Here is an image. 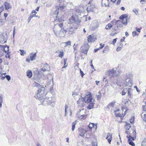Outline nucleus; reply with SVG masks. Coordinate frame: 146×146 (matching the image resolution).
<instances>
[{"mask_svg": "<svg viewBox=\"0 0 146 146\" xmlns=\"http://www.w3.org/2000/svg\"><path fill=\"white\" fill-rule=\"evenodd\" d=\"M46 96H47V94L45 91V88L42 87L38 89L37 94L34 97L39 100H41L44 99Z\"/></svg>", "mask_w": 146, "mask_h": 146, "instance_id": "nucleus-1", "label": "nucleus"}, {"mask_svg": "<svg viewBox=\"0 0 146 146\" xmlns=\"http://www.w3.org/2000/svg\"><path fill=\"white\" fill-rule=\"evenodd\" d=\"M52 97H49L46 96V98L44 97V99L40 100L42 104L44 106H46L51 104L52 102H54V100H52Z\"/></svg>", "mask_w": 146, "mask_h": 146, "instance_id": "nucleus-2", "label": "nucleus"}, {"mask_svg": "<svg viewBox=\"0 0 146 146\" xmlns=\"http://www.w3.org/2000/svg\"><path fill=\"white\" fill-rule=\"evenodd\" d=\"M81 99L82 101L86 103H88L91 102L92 98L91 93L89 92L88 94L86 95L84 98H82Z\"/></svg>", "mask_w": 146, "mask_h": 146, "instance_id": "nucleus-3", "label": "nucleus"}, {"mask_svg": "<svg viewBox=\"0 0 146 146\" xmlns=\"http://www.w3.org/2000/svg\"><path fill=\"white\" fill-rule=\"evenodd\" d=\"M89 48V46L87 43L84 44L80 48V52L86 54Z\"/></svg>", "mask_w": 146, "mask_h": 146, "instance_id": "nucleus-4", "label": "nucleus"}, {"mask_svg": "<svg viewBox=\"0 0 146 146\" xmlns=\"http://www.w3.org/2000/svg\"><path fill=\"white\" fill-rule=\"evenodd\" d=\"M7 40V33L5 34H2L0 35V40L1 42H3L2 44L5 43Z\"/></svg>", "mask_w": 146, "mask_h": 146, "instance_id": "nucleus-5", "label": "nucleus"}, {"mask_svg": "<svg viewBox=\"0 0 146 146\" xmlns=\"http://www.w3.org/2000/svg\"><path fill=\"white\" fill-rule=\"evenodd\" d=\"M124 84L125 86L129 87L132 86V83L130 78L127 77V78L126 79Z\"/></svg>", "mask_w": 146, "mask_h": 146, "instance_id": "nucleus-6", "label": "nucleus"}, {"mask_svg": "<svg viewBox=\"0 0 146 146\" xmlns=\"http://www.w3.org/2000/svg\"><path fill=\"white\" fill-rule=\"evenodd\" d=\"M96 36L92 34L88 36V42H93L96 40Z\"/></svg>", "mask_w": 146, "mask_h": 146, "instance_id": "nucleus-7", "label": "nucleus"}, {"mask_svg": "<svg viewBox=\"0 0 146 146\" xmlns=\"http://www.w3.org/2000/svg\"><path fill=\"white\" fill-rule=\"evenodd\" d=\"M114 71H116V72H115V73H117L116 74H117L119 73V72L118 70H117V69L116 68H114L111 70L109 71L108 74L111 77L115 76L114 75Z\"/></svg>", "mask_w": 146, "mask_h": 146, "instance_id": "nucleus-8", "label": "nucleus"}, {"mask_svg": "<svg viewBox=\"0 0 146 146\" xmlns=\"http://www.w3.org/2000/svg\"><path fill=\"white\" fill-rule=\"evenodd\" d=\"M0 47L5 52H8L9 50V47L6 45H0Z\"/></svg>", "mask_w": 146, "mask_h": 146, "instance_id": "nucleus-9", "label": "nucleus"}, {"mask_svg": "<svg viewBox=\"0 0 146 146\" xmlns=\"http://www.w3.org/2000/svg\"><path fill=\"white\" fill-rule=\"evenodd\" d=\"M4 5L5 8L6 10H8V9L12 8V6L10 3L7 2H5Z\"/></svg>", "mask_w": 146, "mask_h": 146, "instance_id": "nucleus-10", "label": "nucleus"}, {"mask_svg": "<svg viewBox=\"0 0 146 146\" xmlns=\"http://www.w3.org/2000/svg\"><path fill=\"white\" fill-rule=\"evenodd\" d=\"M94 7V6L93 5H88L87 8V12L89 13L93 11Z\"/></svg>", "mask_w": 146, "mask_h": 146, "instance_id": "nucleus-11", "label": "nucleus"}, {"mask_svg": "<svg viewBox=\"0 0 146 146\" xmlns=\"http://www.w3.org/2000/svg\"><path fill=\"white\" fill-rule=\"evenodd\" d=\"M112 136V134L109 133H107V136L106 137V139H107L108 142L110 144L111 143V141Z\"/></svg>", "mask_w": 146, "mask_h": 146, "instance_id": "nucleus-12", "label": "nucleus"}, {"mask_svg": "<svg viewBox=\"0 0 146 146\" xmlns=\"http://www.w3.org/2000/svg\"><path fill=\"white\" fill-rule=\"evenodd\" d=\"M36 53H31L30 54V58L31 61H33L36 59Z\"/></svg>", "mask_w": 146, "mask_h": 146, "instance_id": "nucleus-13", "label": "nucleus"}, {"mask_svg": "<svg viewBox=\"0 0 146 146\" xmlns=\"http://www.w3.org/2000/svg\"><path fill=\"white\" fill-rule=\"evenodd\" d=\"M79 135L82 137H83L85 133L86 132L84 129L82 128L79 129Z\"/></svg>", "mask_w": 146, "mask_h": 146, "instance_id": "nucleus-14", "label": "nucleus"}, {"mask_svg": "<svg viewBox=\"0 0 146 146\" xmlns=\"http://www.w3.org/2000/svg\"><path fill=\"white\" fill-rule=\"evenodd\" d=\"M76 29L74 27L69 28L68 29V34L71 35L74 33Z\"/></svg>", "mask_w": 146, "mask_h": 146, "instance_id": "nucleus-15", "label": "nucleus"}, {"mask_svg": "<svg viewBox=\"0 0 146 146\" xmlns=\"http://www.w3.org/2000/svg\"><path fill=\"white\" fill-rule=\"evenodd\" d=\"M102 4L103 6H109V0H102Z\"/></svg>", "mask_w": 146, "mask_h": 146, "instance_id": "nucleus-16", "label": "nucleus"}, {"mask_svg": "<svg viewBox=\"0 0 146 146\" xmlns=\"http://www.w3.org/2000/svg\"><path fill=\"white\" fill-rule=\"evenodd\" d=\"M66 31L63 29H61L59 31V35L60 36H63L65 35L64 33H66Z\"/></svg>", "mask_w": 146, "mask_h": 146, "instance_id": "nucleus-17", "label": "nucleus"}, {"mask_svg": "<svg viewBox=\"0 0 146 146\" xmlns=\"http://www.w3.org/2000/svg\"><path fill=\"white\" fill-rule=\"evenodd\" d=\"M127 16L128 15H127L126 14H123L119 17V19L121 20H125L126 21H127Z\"/></svg>", "mask_w": 146, "mask_h": 146, "instance_id": "nucleus-18", "label": "nucleus"}, {"mask_svg": "<svg viewBox=\"0 0 146 146\" xmlns=\"http://www.w3.org/2000/svg\"><path fill=\"white\" fill-rule=\"evenodd\" d=\"M63 5H62L61 4V5H60L59 6H58L57 7V9L58 10H60V11H61L63 9H64L66 7V5H67L66 3L65 2V3H64Z\"/></svg>", "mask_w": 146, "mask_h": 146, "instance_id": "nucleus-19", "label": "nucleus"}, {"mask_svg": "<svg viewBox=\"0 0 146 146\" xmlns=\"http://www.w3.org/2000/svg\"><path fill=\"white\" fill-rule=\"evenodd\" d=\"M63 24L62 23H61L59 24H56L54 26V28H57V29L58 28H60L61 29H62V28L63 27Z\"/></svg>", "mask_w": 146, "mask_h": 146, "instance_id": "nucleus-20", "label": "nucleus"}, {"mask_svg": "<svg viewBox=\"0 0 146 146\" xmlns=\"http://www.w3.org/2000/svg\"><path fill=\"white\" fill-rule=\"evenodd\" d=\"M86 117V115L84 114H79L78 115V118L80 119H85Z\"/></svg>", "mask_w": 146, "mask_h": 146, "instance_id": "nucleus-21", "label": "nucleus"}, {"mask_svg": "<svg viewBox=\"0 0 146 146\" xmlns=\"http://www.w3.org/2000/svg\"><path fill=\"white\" fill-rule=\"evenodd\" d=\"M53 30H54V33L55 35L56 36H57V37H58V36H60L59 31H58V30L56 29V28L55 29V28H54Z\"/></svg>", "mask_w": 146, "mask_h": 146, "instance_id": "nucleus-22", "label": "nucleus"}, {"mask_svg": "<svg viewBox=\"0 0 146 146\" xmlns=\"http://www.w3.org/2000/svg\"><path fill=\"white\" fill-rule=\"evenodd\" d=\"M32 71L30 70H28L27 72V76L29 78H31L32 76Z\"/></svg>", "mask_w": 146, "mask_h": 146, "instance_id": "nucleus-23", "label": "nucleus"}, {"mask_svg": "<svg viewBox=\"0 0 146 146\" xmlns=\"http://www.w3.org/2000/svg\"><path fill=\"white\" fill-rule=\"evenodd\" d=\"M128 96H129L130 97L132 96V90L130 88H128V91L127 92Z\"/></svg>", "mask_w": 146, "mask_h": 146, "instance_id": "nucleus-24", "label": "nucleus"}, {"mask_svg": "<svg viewBox=\"0 0 146 146\" xmlns=\"http://www.w3.org/2000/svg\"><path fill=\"white\" fill-rule=\"evenodd\" d=\"M126 137L128 138V141H130V140H131V141H134L135 140V137L133 136H132V135H127Z\"/></svg>", "mask_w": 146, "mask_h": 146, "instance_id": "nucleus-25", "label": "nucleus"}, {"mask_svg": "<svg viewBox=\"0 0 146 146\" xmlns=\"http://www.w3.org/2000/svg\"><path fill=\"white\" fill-rule=\"evenodd\" d=\"M94 103H90L88 106L87 108L89 110L92 109L94 108Z\"/></svg>", "mask_w": 146, "mask_h": 146, "instance_id": "nucleus-26", "label": "nucleus"}, {"mask_svg": "<svg viewBox=\"0 0 146 146\" xmlns=\"http://www.w3.org/2000/svg\"><path fill=\"white\" fill-rule=\"evenodd\" d=\"M76 18L74 16H72L70 19H69L70 23H74L75 21Z\"/></svg>", "mask_w": 146, "mask_h": 146, "instance_id": "nucleus-27", "label": "nucleus"}, {"mask_svg": "<svg viewBox=\"0 0 146 146\" xmlns=\"http://www.w3.org/2000/svg\"><path fill=\"white\" fill-rule=\"evenodd\" d=\"M112 26L111 23H109L106 26V29H110L112 27Z\"/></svg>", "mask_w": 146, "mask_h": 146, "instance_id": "nucleus-28", "label": "nucleus"}, {"mask_svg": "<svg viewBox=\"0 0 146 146\" xmlns=\"http://www.w3.org/2000/svg\"><path fill=\"white\" fill-rule=\"evenodd\" d=\"M47 66H48L47 64L44 65V66L41 69V70L43 72H44L47 70Z\"/></svg>", "mask_w": 146, "mask_h": 146, "instance_id": "nucleus-29", "label": "nucleus"}, {"mask_svg": "<svg viewBox=\"0 0 146 146\" xmlns=\"http://www.w3.org/2000/svg\"><path fill=\"white\" fill-rule=\"evenodd\" d=\"M128 91V88L124 89L122 92V95H124Z\"/></svg>", "mask_w": 146, "mask_h": 146, "instance_id": "nucleus-30", "label": "nucleus"}, {"mask_svg": "<svg viewBox=\"0 0 146 146\" xmlns=\"http://www.w3.org/2000/svg\"><path fill=\"white\" fill-rule=\"evenodd\" d=\"M76 123V121H74L72 123V129L73 131H74V130L75 127V125Z\"/></svg>", "mask_w": 146, "mask_h": 146, "instance_id": "nucleus-31", "label": "nucleus"}, {"mask_svg": "<svg viewBox=\"0 0 146 146\" xmlns=\"http://www.w3.org/2000/svg\"><path fill=\"white\" fill-rule=\"evenodd\" d=\"M34 86L36 87H39L41 86V85L38 83L35 82L33 83Z\"/></svg>", "mask_w": 146, "mask_h": 146, "instance_id": "nucleus-32", "label": "nucleus"}, {"mask_svg": "<svg viewBox=\"0 0 146 146\" xmlns=\"http://www.w3.org/2000/svg\"><path fill=\"white\" fill-rule=\"evenodd\" d=\"M132 134L130 133L131 135L134 137L135 138H136V131L135 130H132Z\"/></svg>", "mask_w": 146, "mask_h": 146, "instance_id": "nucleus-33", "label": "nucleus"}, {"mask_svg": "<svg viewBox=\"0 0 146 146\" xmlns=\"http://www.w3.org/2000/svg\"><path fill=\"white\" fill-rule=\"evenodd\" d=\"M80 112L79 113H80L79 114H84V113H85V114H86V110L84 109H82L81 110H80Z\"/></svg>", "mask_w": 146, "mask_h": 146, "instance_id": "nucleus-34", "label": "nucleus"}, {"mask_svg": "<svg viewBox=\"0 0 146 146\" xmlns=\"http://www.w3.org/2000/svg\"><path fill=\"white\" fill-rule=\"evenodd\" d=\"M141 116L142 117L143 120L146 122V114L142 113L141 115Z\"/></svg>", "mask_w": 146, "mask_h": 146, "instance_id": "nucleus-35", "label": "nucleus"}, {"mask_svg": "<svg viewBox=\"0 0 146 146\" xmlns=\"http://www.w3.org/2000/svg\"><path fill=\"white\" fill-rule=\"evenodd\" d=\"M81 22V20L78 18H76L75 21L74 23H75L78 24H79Z\"/></svg>", "mask_w": 146, "mask_h": 146, "instance_id": "nucleus-36", "label": "nucleus"}, {"mask_svg": "<svg viewBox=\"0 0 146 146\" xmlns=\"http://www.w3.org/2000/svg\"><path fill=\"white\" fill-rule=\"evenodd\" d=\"M83 11V10H81L79 8H78L76 10V12L78 14L80 13L79 15H81V13Z\"/></svg>", "mask_w": 146, "mask_h": 146, "instance_id": "nucleus-37", "label": "nucleus"}, {"mask_svg": "<svg viewBox=\"0 0 146 146\" xmlns=\"http://www.w3.org/2000/svg\"><path fill=\"white\" fill-rule=\"evenodd\" d=\"M128 143L129 145L132 146H135V143L131 140L128 141Z\"/></svg>", "mask_w": 146, "mask_h": 146, "instance_id": "nucleus-38", "label": "nucleus"}, {"mask_svg": "<svg viewBox=\"0 0 146 146\" xmlns=\"http://www.w3.org/2000/svg\"><path fill=\"white\" fill-rule=\"evenodd\" d=\"M19 51L21 52L20 54L22 56H24L26 54V52L23 50H20Z\"/></svg>", "mask_w": 146, "mask_h": 146, "instance_id": "nucleus-39", "label": "nucleus"}, {"mask_svg": "<svg viewBox=\"0 0 146 146\" xmlns=\"http://www.w3.org/2000/svg\"><path fill=\"white\" fill-rule=\"evenodd\" d=\"M132 35L133 37H135L136 36H138L139 34L136 31H133L132 32Z\"/></svg>", "mask_w": 146, "mask_h": 146, "instance_id": "nucleus-40", "label": "nucleus"}, {"mask_svg": "<svg viewBox=\"0 0 146 146\" xmlns=\"http://www.w3.org/2000/svg\"><path fill=\"white\" fill-rule=\"evenodd\" d=\"M98 94H99L98 95H97V98L98 100H100V99L101 98V93L99 91L98 92Z\"/></svg>", "mask_w": 146, "mask_h": 146, "instance_id": "nucleus-41", "label": "nucleus"}, {"mask_svg": "<svg viewBox=\"0 0 146 146\" xmlns=\"http://www.w3.org/2000/svg\"><path fill=\"white\" fill-rule=\"evenodd\" d=\"M131 124H127L125 125V127L126 129L129 130V128L131 127Z\"/></svg>", "mask_w": 146, "mask_h": 146, "instance_id": "nucleus-42", "label": "nucleus"}, {"mask_svg": "<svg viewBox=\"0 0 146 146\" xmlns=\"http://www.w3.org/2000/svg\"><path fill=\"white\" fill-rule=\"evenodd\" d=\"M63 53H64L63 51H60L59 52V54L58 55V56L62 58L64 56Z\"/></svg>", "mask_w": 146, "mask_h": 146, "instance_id": "nucleus-43", "label": "nucleus"}, {"mask_svg": "<svg viewBox=\"0 0 146 146\" xmlns=\"http://www.w3.org/2000/svg\"><path fill=\"white\" fill-rule=\"evenodd\" d=\"M141 145L142 146H146V139L143 141Z\"/></svg>", "mask_w": 146, "mask_h": 146, "instance_id": "nucleus-44", "label": "nucleus"}, {"mask_svg": "<svg viewBox=\"0 0 146 146\" xmlns=\"http://www.w3.org/2000/svg\"><path fill=\"white\" fill-rule=\"evenodd\" d=\"M65 44V46H67L68 45H71V42L70 41H68L64 43Z\"/></svg>", "mask_w": 146, "mask_h": 146, "instance_id": "nucleus-45", "label": "nucleus"}, {"mask_svg": "<svg viewBox=\"0 0 146 146\" xmlns=\"http://www.w3.org/2000/svg\"><path fill=\"white\" fill-rule=\"evenodd\" d=\"M123 45L122 44L121 46H119L116 49V51H119L121 50V48L122 47Z\"/></svg>", "mask_w": 146, "mask_h": 146, "instance_id": "nucleus-46", "label": "nucleus"}, {"mask_svg": "<svg viewBox=\"0 0 146 146\" xmlns=\"http://www.w3.org/2000/svg\"><path fill=\"white\" fill-rule=\"evenodd\" d=\"M10 52H8L7 53V54L6 55H5V57L7 58H8L9 59L10 58V55L9 54V53H10Z\"/></svg>", "mask_w": 146, "mask_h": 146, "instance_id": "nucleus-47", "label": "nucleus"}, {"mask_svg": "<svg viewBox=\"0 0 146 146\" xmlns=\"http://www.w3.org/2000/svg\"><path fill=\"white\" fill-rule=\"evenodd\" d=\"M4 23L2 19H0V26H2L4 24Z\"/></svg>", "mask_w": 146, "mask_h": 146, "instance_id": "nucleus-48", "label": "nucleus"}, {"mask_svg": "<svg viewBox=\"0 0 146 146\" xmlns=\"http://www.w3.org/2000/svg\"><path fill=\"white\" fill-rule=\"evenodd\" d=\"M117 70L118 71V72H119V73H118V74H115L117 73H115L116 72V71H114L113 72H114V76H118L119 75V74L120 73L119 70L118 69H117Z\"/></svg>", "mask_w": 146, "mask_h": 146, "instance_id": "nucleus-49", "label": "nucleus"}, {"mask_svg": "<svg viewBox=\"0 0 146 146\" xmlns=\"http://www.w3.org/2000/svg\"><path fill=\"white\" fill-rule=\"evenodd\" d=\"M100 47H99V48H100V49H102L104 46V44H103L102 43H100Z\"/></svg>", "mask_w": 146, "mask_h": 146, "instance_id": "nucleus-50", "label": "nucleus"}, {"mask_svg": "<svg viewBox=\"0 0 146 146\" xmlns=\"http://www.w3.org/2000/svg\"><path fill=\"white\" fill-rule=\"evenodd\" d=\"M133 11L135 13V14L136 15H137L138 14V11L137 10L135 9H134L133 10Z\"/></svg>", "mask_w": 146, "mask_h": 146, "instance_id": "nucleus-51", "label": "nucleus"}, {"mask_svg": "<svg viewBox=\"0 0 146 146\" xmlns=\"http://www.w3.org/2000/svg\"><path fill=\"white\" fill-rule=\"evenodd\" d=\"M5 78V76H3V74H1V75L0 76V78L1 80H3Z\"/></svg>", "mask_w": 146, "mask_h": 146, "instance_id": "nucleus-52", "label": "nucleus"}, {"mask_svg": "<svg viewBox=\"0 0 146 146\" xmlns=\"http://www.w3.org/2000/svg\"><path fill=\"white\" fill-rule=\"evenodd\" d=\"M4 10V7L3 5L0 7V12L1 13Z\"/></svg>", "mask_w": 146, "mask_h": 146, "instance_id": "nucleus-53", "label": "nucleus"}, {"mask_svg": "<svg viewBox=\"0 0 146 146\" xmlns=\"http://www.w3.org/2000/svg\"><path fill=\"white\" fill-rule=\"evenodd\" d=\"M5 78L8 81H9L11 79V77L9 75L5 76Z\"/></svg>", "mask_w": 146, "mask_h": 146, "instance_id": "nucleus-54", "label": "nucleus"}, {"mask_svg": "<svg viewBox=\"0 0 146 146\" xmlns=\"http://www.w3.org/2000/svg\"><path fill=\"white\" fill-rule=\"evenodd\" d=\"M115 23V24H116L117 22L116 21V20L115 19L113 20L111 22V23L113 25V24Z\"/></svg>", "mask_w": 146, "mask_h": 146, "instance_id": "nucleus-55", "label": "nucleus"}, {"mask_svg": "<svg viewBox=\"0 0 146 146\" xmlns=\"http://www.w3.org/2000/svg\"><path fill=\"white\" fill-rule=\"evenodd\" d=\"M92 146H97V143L96 142H93L92 143Z\"/></svg>", "mask_w": 146, "mask_h": 146, "instance_id": "nucleus-56", "label": "nucleus"}, {"mask_svg": "<svg viewBox=\"0 0 146 146\" xmlns=\"http://www.w3.org/2000/svg\"><path fill=\"white\" fill-rule=\"evenodd\" d=\"M65 116L66 115V109H68V106L67 104H66L65 106Z\"/></svg>", "mask_w": 146, "mask_h": 146, "instance_id": "nucleus-57", "label": "nucleus"}, {"mask_svg": "<svg viewBox=\"0 0 146 146\" xmlns=\"http://www.w3.org/2000/svg\"><path fill=\"white\" fill-rule=\"evenodd\" d=\"M143 108L144 111H146V102L145 103V105L143 106Z\"/></svg>", "mask_w": 146, "mask_h": 146, "instance_id": "nucleus-58", "label": "nucleus"}, {"mask_svg": "<svg viewBox=\"0 0 146 146\" xmlns=\"http://www.w3.org/2000/svg\"><path fill=\"white\" fill-rule=\"evenodd\" d=\"M122 23L124 25H126L127 24V21H126L125 20H123L122 21Z\"/></svg>", "mask_w": 146, "mask_h": 146, "instance_id": "nucleus-59", "label": "nucleus"}, {"mask_svg": "<svg viewBox=\"0 0 146 146\" xmlns=\"http://www.w3.org/2000/svg\"><path fill=\"white\" fill-rule=\"evenodd\" d=\"M80 72L82 77H83L84 75V74L83 72L81 70V69H80Z\"/></svg>", "mask_w": 146, "mask_h": 146, "instance_id": "nucleus-60", "label": "nucleus"}, {"mask_svg": "<svg viewBox=\"0 0 146 146\" xmlns=\"http://www.w3.org/2000/svg\"><path fill=\"white\" fill-rule=\"evenodd\" d=\"M78 94V93L75 91H74L72 92V96H76Z\"/></svg>", "mask_w": 146, "mask_h": 146, "instance_id": "nucleus-61", "label": "nucleus"}, {"mask_svg": "<svg viewBox=\"0 0 146 146\" xmlns=\"http://www.w3.org/2000/svg\"><path fill=\"white\" fill-rule=\"evenodd\" d=\"M35 14H32V13H31V14H30V17L31 18H32L33 17H35Z\"/></svg>", "mask_w": 146, "mask_h": 146, "instance_id": "nucleus-62", "label": "nucleus"}, {"mask_svg": "<svg viewBox=\"0 0 146 146\" xmlns=\"http://www.w3.org/2000/svg\"><path fill=\"white\" fill-rule=\"evenodd\" d=\"M116 40H117V38H115L112 41V44H114L116 42Z\"/></svg>", "mask_w": 146, "mask_h": 146, "instance_id": "nucleus-63", "label": "nucleus"}, {"mask_svg": "<svg viewBox=\"0 0 146 146\" xmlns=\"http://www.w3.org/2000/svg\"><path fill=\"white\" fill-rule=\"evenodd\" d=\"M134 121V118H131L130 120V122L131 123H133V122Z\"/></svg>", "mask_w": 146, "mask_h": 146, "instance_id": "nucleus-64", "label": "nucleus"}]
</instances>
